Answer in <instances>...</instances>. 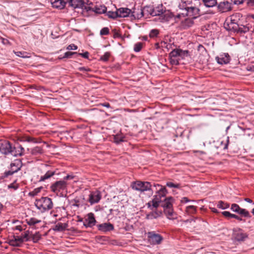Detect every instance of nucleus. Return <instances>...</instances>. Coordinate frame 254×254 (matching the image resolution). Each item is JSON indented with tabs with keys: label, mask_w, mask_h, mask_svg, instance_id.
Listing matches in <instances>:
<instances>
[{
	"label": "nucleus",
	"mask_w": 254,
	"mask_h": 254,
	"mask_svg": "<svg viewBox=\"0 0 254 254\" xmlns=\"http://www.w3.org/2000/svg\"><path fill=\"white\" fill-rule=\"evenodd\" d=\"M0 152L4 155L11 154L13 156L17 157L24 154V149L20 145L14 147L8 140H0Z\"/></svg>",
	"instance_id": "nucleus-1"
},
{
	"label": "nucleus",
	"mask_w": 254,
	"mask_h": 254,
	"mask_svg": "<svg viewBox=\"0 0 254 254\" xmlns=\"http://www.w3.org/2000/svg\"><path fill=\"white\" fill-rule=\"evenodd\" d=\"M118 17L125 18L127 17H132L134 18L140 19L144 16L143 10L140 9V13H137L135 8L133 10L127 7H121L117 9Z\"/></svg>",
	"instance_id": "nucleus-2"
},
{
	"label": "nucleus",
	"mask_w": 254,
	"mask_h": 254,
	"mask_svg": "<svg viewBox=\"0 0 254 254\" xmlns=\"http://www.w3.org/2000/svg\"><path fill=\"white\" fill-rule=\"evenodd\" d=\"M174 198L172 196L166 197L161 202V206L164 208V212L168 219H174V212L173 204Z\"/></svg>",
	"instance_id": "nucleus-3"
},
{
	"label": "nucleus",
	"mask_w": 254,
	"mask_h": 254,
	"mask_svg": "<svg viewBox=\"0 0 254 254\" xmlns=\"http://www.w3.org/2000/svg\"><path fill=\"white\" fill-rule=\"evenodd\" d=\"M35 205L41 212L49 210L53 206L52 199L48 197H42L39 199H37Z\"/></svg>",
	"instance_id": "nucleus-4"
},
{
	"label": "nucleus",
	"mask_w": 254,
	"mask_h": 254,
	"mask_svg": "<svg viewBox=\"0 0 254 254\" xmlns=\"http://www.w3.org/2000/svg\"><path fill=\"white\" fill-rule=\"evenodd\" d=\"M185 12L179 13L175 16V19L180 18L182 16H188L192 17V19H196L199 16V9L193 6L188 7L185 8Z\"/></svg>",
	"instance_id": "nucleus-5"
},
{
	"label": "nucleus",
	"mask_w": 254,
	"mask_h": 254,
	"mask_svg": "<svg viewBox=\"0 0 254 254\" xmlns=\"http://www.w3.org/2000/svg\"><path fill=\"white\" fill-rule=\"evenodd\" d=\"M153 187L156 188V194L153 196V199L160 202H162V198L165 197L168 193V191L166 188L159 184H153Z\"/></svg>",
	"instance_id": "nucleus-6"
},
{
	"label": "nucleus",
	"mask_w": 254,
	"mask_h": 254,
	"mask_svg": "<svg viewBox=\"0 0 254 254\" xmlns=\"http://www.w3.org/2000/svg\"><path fill=\"white\" fill-rule=\"evenodd\" d=\"M132 189L140 191H144L151 189L152 185L148 182L136 181L132 186Z\"/></svg>",
	"instance_id": "nucleus-7"
},
{
	"label": "nucleus",
	"mask_w": 254,
	"mask_h": 254,
	"mask_svg": "<svg viewBox=\"0 0 254 254\" xmlns=\"http://www.w3.org/2000/svg\"><path fill=\"white\" fill-rule=\"evenodd\" d=\"M67 183L65 181H59L56 182L51 186V190L58 194L61 190H64L66 189Z\"/></svg>",
	"instance_id": "nucleus-8"
},
{
	"label": "nucleus",
	"mask_w": 254,
	"mask_h": 254,
	"mask_svg": "<svg viewBox=\"0 0 254 254\" xmlns=\"http://www.w3.org/2000/svg\"><path fill=\"white\" fill-rule=\"evenodd\" d=\"M172 57H176L179 61L184 60L186 58L190 56L189 51L188 50H183L181 49H175L171 52Z\"/></svg>",
	"instance_id": "nucleus-9"
},
{
	"label": "nucleus",
	"mask_w": 254,
	"mask_h": 254,
	"mask_svg": "<svg viewBox=\"0 0 254 254\" xmlns=\"http://www.w3.org/2000/svg\"><path fill=\"white\" fill-rule=\"evenodd\" d=\"M96 222L94 213L90 212L87 214L83 221V225L85 228H92L96 225Z\"/></svg>",
	"instance_id": "nucleus-10"
},
{
	"label": "nucleus",
	"mask_w": 254,
	"mask_h": 254,
	"mask_svg": "<svg viewBox=\"0 0 254 254\" xmlns=\"http://www.w3.org/2000/svg\"><path fill=\"white\" fill-rule=\"evenodd\" d=\"M147 235L149 241L152 244H160L163 240V237L160 235L156 234L153 231L148 232Z\"/></svg>",
	"instance_id": "nucleus-11"
},
{
	"label": "nucleus",
	"mask_w": 254,
	"mask_h": 254,
	"mask_svg": "<svg viewBox=\"0 0 254 254\" xmlns=\"http://www.w3.org/2000/svg\"><path fill=\"white\" fill-rule=\"evenodd\" d=\"M21 166L19 161H16L10 164V169L9 171L4 173L5 177L13 174L14 173L18 172L20 169Z\"/></svg>",
	"instance_id": "nucleus-12"
},
{
	"label": "nucleus",
	"mask_w": 254,
	"mask_h": 254,
	"mask_svg": "<svg viewBox=\"0 0 254 254\" xmlns=\"http://www.w3.org/2000/svg\"><path fill=\"white\" fill-rule=\"evenodd\" d=\"M217 63L220 64H227L231 60V58L228 53H223L215 58Z\"/></svg>",
	"instance_id": "nucleus-13"
},
{
	"label": "nucleus",
	"mask_w": 254,
	"mask_h": 254,
	"mask_svg": "<svg viewBox=\"0 0 254 254\" xmlns=\"http://www.w3.org/2000/svg\"><path fill=\"white\" fill-rule=\"evenodd\" d=\"M194 19L192 18H186L181 22L180 28L181 29H187L191 27L194 24Z\"/></svg>",
	"instance_id": "nucleus-14"
},
{
	"label": "nucleus",
	"mask_w": 254,
	"mask_h": 254,
	"mask_svg": "<svg viewBox=\"0 0 254 254\" xmlns=\"http://www.w3.org/2000/svg\"><path fill=\"white\" fill-rule=\"evenodd\" d=\"M101 198V195L99 191H93L89 195V201L91 204H93L98 202Z\"/></svg>",
	"instance_id": "nucleus-15"
},
{
	"label": "nucleus",
	"mask_w": 254,
	"mask_h": 254,
	"mask_svg": "<svg viewBox=\"0 0 254 254\" xmlns=\"http://www.w3.org/2000/svg\"><path fill=\"white\" fill-rule=\"evenodd\" d=\"M98 230L103 232L106 233L112 231L114 229V226L110 223H104L97 225Z\"/></svg>",
	"instance_id": "nucleus-16"
},
{
	"label": "nucleus",
	"mask_w": 254,
	"mask_h": 254,
	"mask_svg": "<svg viewBox=\"0 0 254 254\" xmlns=\"http://www.w3.org/2000/svg\"><path fill=\"white\" fill-rule=\"evenodd\" d=\"M150 14L152 16H161L165 9L162 4L158 5L157 6L150 9Z\"/></svg>",
	"instance_id": "nucleus-17"
},
{
	"label": "nucleus",
	"mask_w": 254,
	"mask_h": 254,
	"mask_svg": "<svg viewBox=\"0 0 254 254\" xmlns=\"http://www.w3.org/2000/svg\"><path fill=\"white\" fill-rule=\"evenodd\" d=\"M218 8L222 12H227L231 10V3L226 1L219 3Z\"/></svg>",
	"instance_id": "nucleus-18"
},
{
	"label": "nucleus",
	"mask_w": 254,
	"mask_h": 254,
	"mask_svg": "<svg viewBox=\"0 0 254 254\" xmlns=\"http://www.w3.org/2000/svg\"><path fill=\"white\" fill-rule=\"evenodd\" d=\"M69 5L73 8H81L83 9L85 7L84 2L82 0H70Z\"/></svg>",
	"instance_id": "nucleus-19"
},
{
	"label": "nucleus",
	"mask_w": 254,
	"mask_h": 254,
	"mask_svg": "<svg viewBox=\"0 0 254 254\" xmlns=\"http://www.w3.org/2000/svg\"><path fill=\"white\" fill-rule=\"evenodd\" d=\"M85 9L87 10H92L93 11L98 14L104 13L106 12L107 10L106 7L103 5L96 6L93 8H90V7H85Z\"/></svg>",
	"instance_id": "nucleus-20"
},
{
	"label": "nucleus",
	"mask_w": 254,
	"mask_h": 254,
	"mask_svg": "<svg viewBox=\"0 0 254 254\" xmlns=\"http://www.w3.org/2000/svg\"><path fill=\"white\" fill-rule=\"evenodd\" d=\"M162 214V211H159L158 209H153L151 212L147 214L146 216L147 219H156L160 217Z\"/></svg>",
	"instance_id": "nucleus-21"
},
{
	"label": "nucleus",
	"mask_w": 254,
	"mask_h": 254,
	"mask_svg": "<svg viewBox=\"0 0 254 254\" xmlns=\"http://www.w3.org/2000/svg\"><path fill=\"white\" fill-rule=\"evenodd\" d=\"M233 237L238 241H243L247 237V235L241 232L239 229L238 231H235L233 233Z\"/></svg>",
	"instance_id": "nucleus-22"
},
{
	"label": "nucleus",
	"mask_w": 254,
	"mask_h": 254,
	"mask_svg": "<svg viewBox=\"0 0 254 254\" xmlns=\"http://www.w3.org/2000/svg\"><path fill=\"white\" fill-rule=\"evenodd\" d=\"M240 24L238 23H224V28L228 31L236 32Z\"/></svg>",
	"instance_id": "nucleus-23"
},
{
	"label": "nucleus",
	"mask_w": 254,
	"mask_h": 254,
	"mask_svg": "<svg viewBox=\"0 0 254 254\" xmlns=\"http://www.w3.org/2000/svg\"><path fill=\"white\" fill-rule=\"evenodd\" d=\"M51 3L54 7L63 9L64 7L65 2L62 0H51Z\"/></svg>",
	"instance_id": "nucleus-24"
},
{
	"label": "nucleus",
	"mask_w": 254,
	"mask_h": 254,
	"mask_svg": "<svg viewBox=\"0 0 254 254\" xmlns=\"http://www.w3.org/2000/svg\"><path fill=\"white\" fill-rule=\"evenodd\" d=\"M197 208V206L194 205L188 206L186 207L185 213L188 215L192 216L196 213Z\"/></svg>",
	"instance_id": "nucleus-25"
},
{
	"label": "nucleus",
	"mask_w": 254,
	"mask_h": 254,
	"mask_svg": "<svg viewBox=\"0 0 254 254\" xmlns=\"http://www.w3.org/2000/svg\"><path fill=\"white\" fill-rule=\"evenodd\" d=\"M250 30V27L248 25H244L239 24L236 31L237 33L245 34L248 32Z\"/></svg>",
	"instance_id": "nucleus-26"
},
{
	"label": "nucleus",
	"mask_w": 254,
	"mask_h": 254,
	"mask_svg": "<svg viewBox=\"0 0 254 254\" xmlns=\"http://www.w3.org/2000/svg\"><path fill=\"white\" fill-rule=\"evenodd\" d=\"M56 174L55 171H48L45 175L41 176L40 177V180H39V182H44L46 180H47L52 176H53Z\"/></svg>",
	"instance_id": "nucleus-27"
},
{
	"label": "nucleus",
	"mask_w": 254,
	"mask_h": 254,
	"mask_svg": "<svg viewBox=\"0 0 254 254\" xmlns=\"http://www.w3.org/2000/svg\"><path fill=\"white\" fill-rule=\"evenodd\" d=\"M67 227V224L66 223H58L55 226L53 230L55 231L61 232L65 230Z\"/></svg>",
	"instance_id": "nucleus-28"
},
{
	"label": "nucleus",
	"mask_w": 254,
	"mask_h": 254,
	"mask_svg": "<svg viewBox=\"0 0 254 254\" xmlns=\"http://www.w3.org/2000/svg\"><path fill=\"white\" fill-rule=\"evenodd\" d=\"M173 16V14L171 12L169 11H166L165 10L164 13L161 16V20L162 21H168L172 18Z\"/></svg>",
	"instance_id": "nucleus-29"
},
{
	"label": "nucleus",
	"mask_w": 254,
	"mask_h": 254,
	"mask_svg": "<svg viewBox=\"0 0 254 254\" xmlns=\"http://www.w3.org/2000/svg\"><path fill=\"white\" fill-rule=\"evenodd\" d=\"M204 5L207 7H212L217 4V0H202Z\"/></svg>",
	"instance_id": "nucleus-30"
},
{
	"label": "nucleus",
	"mask_w": 254,
	"mask_h": 254,
	"mask_svg": "<svg viewBox=\"0 0 254 254\" xmlns=\"http://www.w3.org/2000/svg\"><path fill=\"white\" fill-rule=\"evenodd\" d=\"M31 153L34 155L40 154L43 153V149L41 147L36 146L31 149Z\"/></svg>",
	"instance_id": "nucleus-31"
},
{
	"label": "nucleus",
	"mask_w": 254,
	"mask_h": 254,
	"mask_svg": "<svg viewBox=\"0 0 254 254\" xmlns=\"http://www.w3.org/2000/svg\"><path fill=\"white\" fill-rule=\"evenodd\" d=\"M19 140L20 141H27L29 142H34V143H37L38 142L36 138L29 136H23L19 139Z\"/></svg>",
	"instance_id": "nucleus-32"
},
{
	"label": "nucleus",
	"mask_w": 254,
	"mask_h": 254,
	"mask_svg": "<svg viewBox=\"0 0 254 254\" xmlns=\"http://www.w3.org/2000/svg\"><path fill=\"white\" fill-rule=\"evenodd\" d=\"M27 223L30 226H34L35 224L41 222L40 220H38L35 218H31L26 220Z\"/></svg>",
	"instance_id": "nucleus-33"
},
{
	"label": "nucleus",
	"mask_w": 254,
	"mask_h": 254,
	"mask_svg": "<svg viewBox=\"0 0 254 254\" xmlns=\"http://www.w3.org/2000/svg\"><path fill=\"white\" fill-rule=\"evenodd\" d=\"M170 62L172 65H178L179 64V59L176 57H173L171 55V52L169 54Z\"/></svg>",
	"instance_id": "nucleus-34"
},
{
	"label": "nucleus",
	"mask_w": 254,
	"mask_h": 254,
	"mask_svg": "<svg viewBox=\"0 0 254 254\" xmlns=\"http://www.w3.org/2000/svg\"><path fill=\"white\" fill-rule=\"evenodd\" d=\"M74 55H75L77 56V53L72 52H67L64 54V55L63 56V57H59V59H64L65 58L70 59V58H71L72 56Z\"/></svg>",
	"instance_id": "nucleus-35"
},
{
	"label": "nucleus",
	"mask_w": 254,
	"mask_h": 254,
	"mask_svg": "<svg viewBox=\"0 0 254 254\" xmlns=\"http://www.w3.org/2000/svg\"><path fill=\"white\" fill-rule=\"evenodd\" d=\"M217 206L219 208L225 209L229 208L230 205L229 203L224 202L222 201H219L217 203Z\"/></svg>",
	"instance_id": "nucleus-36"
},
{
	"label": "nucleus",
	"mask_w": 254,
	"mask_h": 254,
	"mask_svg": "<svg viewBox=\"0 0 254 254\" xmlns=\"http://www.w3.org/2000/svg\"><path fill=\"white\" fill-rule=\"evenodd\" d=\"M238 213H239V214H241L246 217H251V215H250L249 211L245 209H243V208H241L240 210H239Z\"/></svg>",
	"instance_id": "nucleus-37"
},
{
	"label": "nucleus",
	"mask_w": 254,
	"mask_h": 254,
	"mask_svg": "<svg viewBox=\"0 0 254 254\" xmlns=\"http://www.w3.org/2000/svg\"><path fill=\"white\" fill-rule=\"evenodd\" d=\"M106 14H107V15L109 18L115 19L117 17H118L117 10L115 12L112 11H109L107 12Z\"/></svg>",
	"instance_id": "nucleus-38"
},
{
	"label": "nucleus",
	"mask_w": 254,
	"mask_h": 254,
	"mask_svg": "<svg viewBox=\"0 0 254 254\" xmlns=\"http://www.w3.org/2000/svg\"><path fill=\"white\" fill-rule=\"evenodd\" d=\"M31 239L34 243H37L41 239V235L39 232L36 233L35 234L32 235Z\"/></svg>",
	"instance_id": "nucleus-39"
},
{
	"label": "nucleus",
	"mask_w": 254,
	"mask_h": 254,
	"mask_svg": "<svg viewBox=\"0 0 254 254\" xmlns=\"http://www.w3.org/2000/svg\"><path fill=\"white\" fill-rule=\"evenodd\" d=\"M152 202V210L153 209H157V208L159 206L160 203L161 204V202L153 199L151 201Z\"/></svg>",
	"instance_id": "nucleus-40"
},
{
	"label": "nucleus",
	"mask_w": 254,
	"mask_h": 254,
	"mask_svg": "<svg viewBox=\"0 0 254 254\" xmlns=\"http://www.w3.org/2000/svg\"><path fill=\"white\" fill-rule=\"evenodd\" d=\"M142 48V44L141 42L136 43L134 46V51L135 52H138L141 51Z\"/></svg>",
	"instance_id": "nucleus-41"
},
{
	"label": "nucleus",
	"mask_w": 254,
	"mask_h": 254,
	"mask_svg": "<svg viewBox=\"0 0 254 254\" xmlns=\"http://www.w3.org/2000/svg\"><path fill=\"white\" fill-rule=\"evenodd\" d=\"M8 244L13 247H20L19 245L16 242L15 240L12 238L8 240Z\"/></svg>",
	"instance_id": "nucleus-42"
},
{
	"label": "nucleus",
	"mask_w": 254,
	"mask_h": 254,
	"mask_svg": "<svg viewBox=\"0 0 254 254\" xmlns=\"http://www.w3.org/2000/svg\"><path fill=\"white\" fill-rule=\"evenodd\" d=\"M159 34V30L156 29H152L150 31L149 36L151 38H154L158 36Z\"/></svg>",
	"instance_id": "nucleus-43"
},
{
	"label": "nucleus",
	"mask_w": 254,
	"mask_h": 254,
	"mask_svg": "<svg viewBox=\"0 0 254 254\" xmlns=\"http://www.w3.org/2000/svg\"><path fill=\"white\" fill-rule=\"evenodd\" d=\"M13 238L15 240L16 242L18 243V244L20 246L21 245V244H22L25 241L23 239V238H22V236H13Z\"/></svg>",
	"instance_id": "nucleus-44"
},
{
	"label": "nucleus",
	"mask_w": 254,
	"mask_h": 254,
	"mask_svg": "<svg viewBox=\"0 0 254 254\" xmlns=\"http://www.w3.org/2000/svg\"><path fill=\"white\" fill-rule=\"evenodd\" d=\"M109 34V29L108 27L103 28L100 32V34L101 36L108 35Z\"/></svg>",
	"instance_id": "nucleus-45"
},
{
	"label": "nucleus",
	"mask_w": 254,
	"mask_h": 254,
	"mask_svg": "<svg viewBox=\"0 0 254 254\" xmlns=\"http://www.w3.org/2000/svg\"><path fill=\"white\" fill-rule=\"evenodd\" d=\"M110 56V53L109 52H106L103 56L100 57L101 61L107 62Z\"/></svg>",
	"instance_id": "nucleus-46"
},
{
	"label": "nucleus",
	"mask_w": 254,
	"mask_h": 254,
	"mask_svg": "<svg viewBox=\"0 0 254 254\" xmlns=\"http://www.w3.org/2000/svg\"><path fill=\"white\" fill-rule=\"evenodd\" d=\"M30 231L27 230L24 232V234L22 236V238L25 241L27 242L30 240Z\"/></svg>",
	"instance_id": "nucleus-47"
},
{
	"label": "nucleus",
	"mask_w": 254,
	"mask_h": 254,
	"mask_svg": "<svg viewBox=\"0 0 254 254\" xmlns=\"http://www.w3.org/2000/svg\"><path fill=\"white\" fill-rule=\"evenodd\" d=\"M240 208H241L240 207V206L238 204L235 203L232 204L231 207V209L233 211L237 213H238L239 210H240Z\"/></svg>",
	"instance_id": "nucleus-48"
},
{
	"label": "nucleus",
	"mask_w": 254,
	"mask_h": 254,
	"mask_svg": "<svg viewBox=\"0 0 254 254\" xmlns=\"http://www.w3.org/2000/svg\"><path fill=\"white\" fill-rule=\"evenodd\" d=\"M166 186L169 188H179L180 187V185L178 184H174L172 182H167L166 183Z\"/></svg>",
	"instance_id": "nucleus-49"
},
{
	"label": "nucleus",
	"mask_w": 254,
	"mask_h": 254,
	"mask_svg": "<svg viewBox=\"0 0 254 254\" xmlns=\"http://www.w3.org/2000/svg\"><path fill=\"white\" fill-rule=\"evenodd\" d=\"M8 188L9 189H13L14 190H16L19 188V185L17 184L16 181H15L14 182L9 185Z\"/></svg>",
	"instance_id": "nucleus-50"
},
{
	"label": "nucleus",
	"mask_w": 254,
	"mask_h": 254,
	"mask_svg": "<svg viewBox=\"0 0 254 254\" xmlns=\"http://www.w3.org/2000/svg\"><path fill=\"white\" fill-rule=\"evenodd\" d=\"M235 16L233 15L230 17V21L228 20L227 22H225L224 23H238L237 19L234 18Z\"/></svg>",
	"instance_id": "nucleus-51"
},
{
	"label": "nucleus",
	"mask_w": 254,
	"mask_h": 254,
	"mask_svg": "<svg viewBox=\"0 0 254 254\" xmlns=\"http://www.w3.org/2000/svg\"><path fill=\"white\" fill-rule=\"evenodd\" d=\"M222 214L226 217L232 218L234 214H232L229 211H223Z\"/></svg>",
	"instance_id": "nucleus-52"
},
{
	"label": "nucleus",
	"mask_w": 254,
	"mask_h": 254,
	"mask_svg": "<svg viewBox=\"0 0 254 254\" xmlns=\"http://www.w3.org/2000/svg\"><path fill=\"white\" fill-rule=\"evenodd\" d=\"M77 49V46L73 44H71L68 45L66 48V49L68 50H76Z\"/></svg>",
	"instance_id": "nucleus-53"
},
{
	"label": "nucleus",
	"mask_w": 254,
	"mask_h": 254,
	"mask_svg": "<svg viewBox=\"0 0 254 254\" xmlns=\"http://www.w3.org/2000/svg\"><path fill=\"white\" fill-rule=\"evenodd\" d=\"M77 56H81L84 58L88 59L89 56V53L88 52H86L84 53H77Z\"/></svg>",
	"instance_id": "nucleus-54"
},
{
	"label": "nucleus",
	"mask_w": 254,
	"mask_h": 254,
	"mask_svg": "<svg viewBox=\"0 0 254 254\" xmlns=\"http://www.w3.org/2000/svg\"><path fill=\"white\" fill-rule=\"evenodd\" d=\"M235 4H242L246 0H231Z\"/></svg>",
	"instance_id": "nucleus-55"
},
{
	"label": "nucleus",
	"mask_w": 254,
	"mask_h": 254,
	"mask_svg": "<svg viewBox=\"0 0 254 254\" xmlns=\"http://www.w3.org/2000/svg\"><path fill=\"white\" fill-rule=\"evenodd\" d=\"M41 189V188L35 189L32 192H30V194L33 195H35L40 191Z\"/></svg>",
	"instance_id": "nucleus-56"
},
{
	"label": "nucleus",
	"mask_w": 254,
	"mask_h": 254,
	"mask_svg": "<svg viewBox=\"0 0 254 254\" xmlns=\"http://www.w3.org/2000/svg\"><path fill=\"white\" fill-rule=\"evenodd\" d=\"M182 203H187L190 201H194L193 200H190L188 197H184L182 198L181 200Z\"/></svg>",
	"instance_id": "nucleus-57"
},
{
	"label": "nucleus",
	"mask_w": 254,
	"mask_h": 254,
	"mask_svg": "<svg viewBox=\"0 0 254 254\" xmlns=\"http://www.w3.org/2000/svg\"><path fill=\"white\" fill-rule=\"evenodd\" d=\"M161 46L163 48H167V49H169L171 46V45L169 44H168L166 42H165V41H162L161 42Z\"/></svg>",
	"instance_id": "nucleus-58"
},
{
	"label": "nucleus",
	"mask_w": 254,
	"mask_h": 254,
	"mask_svg": "<svg viewBox=\"0 0 254 254\" xmlns=\"http://www.w3.org/2000/svg\"><path fill=\"white\" fill-rule=\"evenodd\" d=\"M73 201L74 202V203L73 204H72L73 206H76L77 207H79V206H80L79 201L78 199L75 198L73 199Z\"/></svg>",
	"instance_id": "nucleus-59"
},
{
	"label": "nucleus",
	"mask_w": 254,
	"mask_h": 254,
	"mask_svg": "<svg viewBox=\"0 0 254 254\" xmlns=\"http://www.w3.org/2000/svg\"><path fill=\"white\" fill-rule=\"evenodd\" d=\"M14 229L18 230L19 231H22L24 230L23 227L20 225L15 226V228H14Z\"/></svg>",
	"instance_id": "nucleus-60"
},
{
	"label": "nucleus",
	"mask_w": 254,
	"mask_h": 254,
	"mask_svg": "<svg viewBox=\"0 0 254 254\" xmlns=\"http://www.w3.org/2000/svg\"><path fill=\"white\" fill-rule=\"evenodd\" d=\"M73 178V176L71 175H67L64 178V180L63 181H66L69 179H72Z\"/></svg>",
	"instance_id": "nucleus-61"
},
{
	"label": "nucleus",
	"mask_w": 254,
	"mask_h": 254,
	"mask_svg": "<svg viewBox=\"0 0 254 254\" xmlns=\"http://www.w3.org/2000/svg\"><path fill=\"white\" fill-rule=\"evenodd\" d=\"M79 70L80 71H90V69L89 68H86V67H79Z\"/></svg>",
	"instance_id": "nucleus-62"
},
{
	"label": "nucleus",
	"mask_w": 254,
	"mask_h": 254,
	"mask_svg": "<svg viewBox=\"0 0 254 254\" xmlns=\"http://www.w3.org/2000/svg\"><path fill=\"white\" fill-rule=\"evenodd\" d=\"M248 4L251 6H254V0H248Z\"/></svg>",
	"instance_id": "nucleus-63"
},
{
	"label": "nucleus",
	"mask_w": 254,
	"mask_h": 254,
	"mask_svg": "<svg viewBox=\"0 0 254 254\" xmlns=\"http://www.w3.org/2000/svg\"><path fill=\"white\" fill-rule=\"evenodd\" d=\"M232 218H235V219H237V220H238L239 221H242L243 220L242 218H241L239 216H238L237 215H235V214H233Z\"/></svg>",
	"instance_id": "nucleus-64"
}]
</instances>
